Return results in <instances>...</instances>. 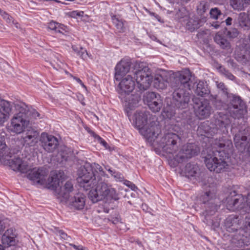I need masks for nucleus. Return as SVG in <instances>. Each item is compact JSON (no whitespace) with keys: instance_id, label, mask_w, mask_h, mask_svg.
I'll list each match as a JSON object with an SVG mask.
<instances>
[{"instance_id":"nucleus-1","label":"nucleus","mask_w":250,"mask_h":250,"mask_svg":"<svg viewBox=\"0 0 250 250\" xmlns=\"http://www.w3.org/2000/svg\"><path fill=\"white\" fill-rule=\"evenodd\" d=\"M77 180L81 187L84 190H90L88 196L93 203L106 199H119L118 194L111 186L103 180L105 173L99 164L85 163L78 171Z\"/></svg>"},{"instance_id":"nucleus-2","label":"nucleus","mask_w":250,"mask_h":250,"mask_svg":"<svg viewBox=\"0 0 250 250\" xmlns=\"http://www.w3.org/2000/svg\"><path fill=\"white\" fill-rule=\"evenodd\" d=\"M213 147L216 149L217 154L208 155L205 158V163L210 171L221 173L227 171L229 168L228 162L229 155L231 152L232 143L231 140L226 138L215 140L213 144Z\"/></svg>"},{"instance_id":"nucleus-3","label":"nucleus","mask_w":250,"mask_h":250,"mask_svg":"<svg viewBox=\"0 0 250 250\" xmlns=\"http://www.w3.org/2000/svg\"><path fill=\"white\" fill-rule=\"evenodd\" d=\"M137 87L140 91L147 89L152 82L153 76L151 69L144 62L136 63L132 68Z\"/></svg>"},{"instance_id":"nucleus-4","label":"nucleus","mask_w":250,"mask_h":250,"mask_svg":"<svg viewBox=\"0 0 250 250\" xmlns=\"http://www.w3.org/2000/svg\"><path fill=\"white\" fill-rule=\"evenodd\" d=\"M181 138L169 128L165 129L159 142V146L167 153L173 154L177 152L181 144Z\"/></svg>"},{"instance_id":"nucleus-5","label":"nucleus","mask_w":250,"mask_h":250,"mask_svg":"<svg viewBox=\"0 0 250 250\" xmlns=\"http://www.w3.org/2000/svg\"><path fill=\"white\" fill-rule=\"evenodd\" d=\"M190 78L191 73L188 69H185L172 75L168 74V85L174 91L184 88L190 89Z\"/></svg>"},{"instance_id":"nucleus-6","label":"nucleus","mask_w":250,"mask_h":250,"mask_svg":"<svg viewBox=\"0 0 250 250\" xmlns=\"http://www.w3.org/2000/svg\"><path fill=\"white\" fill-rule=\"evenodd\" d=\"M139 130L141 134L146 138L148 142L152 143L161 131L157 117H153L151 121L147 123Z\"/></svg>"},{"instance_id":"nucleus-7","label":"nucleus","mask_w":250,"mask_h":250,"mask_svg":"<svg viewBox=\"0 0 250 250\" xmlns=\"http://www.w3.org/2000/svg\"><path fill=\"white\" fill-rule=\"evenodd\" d=\"M240 220L238 217L235 215H230L226 218L225 221V226L226 229L229 232H234L237 230L239 231V233L242 235L241 239L243 241H245V243L246 245L250 242V234L244 235L243 232L244 230L240 228Z\"/></svg>"},{"instance_id":"nucleus-8","label":"nucleus","mask_w":250,"mask_h":250,"mask_svg":"<svg viewBox=\"0 0 250 250\" xmlns=\"http://www.w3.org/2000/svg\"><path fill=\"white\" fill-rule=\"evenodd\" d=\"M199 151V148L195 144L189 143L184 145L174 156V159L176 163L173 165L176 166L178 163H182L188 159L197 155Z\"/></svg>"},{"instance_id":"nucleus-9","label":"nucleus","mask_w":250,"mask_h":250,"mask_svg":"<svg viewBox=\"0 0 250 250\" xmlns=\"http://www.w3.org/2000/svg\"><path fill=\"white\" fill-rule=\"evenodd\" d=\"M228 109L230 115L234 118H241L246 114V105L238 96H233Z\"/></svg>"},{"instance_id":"nucleus-10","label":"nucleus","mask_w":250,"mask_h":250,"mask_svg":"<svg viewBox=\"0 0 250 250\" xmlns=\"http://www.w3.org/2000/svg\"><path fill=\"white\" fill-rule=\"evenodd\" d=\"M29 124V121L27 119L13 116L7 126V129L11 133L20 134L27 128Z\"/></svg>"},{"instance_id":"nucleus-11","label":"nucleus","mask_w":250,"mask_h":250,"mask_svg":"<svg viewBox=\"0 0 250 250\" xmlns=\"http://www.w3.org/2000/svg\"><path fill=\"white\" fill-rule=\"evenodd\" d=\"M246 201L242 194H237L233 192L226 198V206L228 209L235 211L244 208Z\"/></svg>"},{"instance_id":"nucleus-12","label":"nucleus","mask_w":250,"mask_h":250,"mask_svg":"<svg viewBox=\"0 0 250 250\" xmlns=\"http://www.w3.org/2000/svg\"><path fill=\"white\" fill-rule=\"evenodd\" d=\"M172 100L176 108L183 109L188 107L190 96L184 89H177L173 92Z\"/></svg>"},{"instance_id":"nucleus-13","label":"nucleus","mask_w":250,"mask_h":250,"mask_svg":"<svg viewBox=\"0 0 250 250\" xmlns=\"http://www.w3.org/2000/svg\"><path fill=\"white\" fill-rule=\"evenodd\" d=\"M21 137V142L26 146H35L38 141L39 133L32 127L27 128L23 132Z\"/></svg>"},{"instance_id":"nucleus-14","label":"nucleus","mask_w":250,"mask_h":250,"mask_svg":"<svg viewBox=\"0 0 250 250\" xmlns=\"http://www.w3.org/2000/svg\"><path fill=\"white\" fill-rule=\"evenodd\" d=\"M135 85V81L131 75H128L123 78L118 85L119 98L123 99V96L130 94L134 89Z\"/></svg>"},{"instance_id":"nucleus-15","label":"nucleus","mask_w":250,"mask_h":250,"mask_svg":"<svg viewBox=\"0 0 250 250\" xmlns=\"http://www.w3.org/2000/svg\"><path fill=\"white\" fill-rule=\"evenodd\" d=\"M42 146L48 152H53L57 147L59 142L56 137L46 133H42L40 138Z\"/></svg>"},{"instance_id":"nucleus-16","label":"nucleus","mask_w":250,"mask_h":250,"mask_svg":"<svg viewBox=\"0 0 250 250\" xmlns=\"http://www.w3.org/2000/svg\"><path fill=\"white\" fill-rule=\"evenodd\" d=\"M234 142L237 148L245 149L250 144V128L239 131L234 137Z\"/></svg>"},{"instance_id":"nucleus-17","label":"nucleus","mask_w":250,"mask_h":250,"mask_svg":"<svg viewBox=\"0 0 250 250\" xmlns=\"http://www.w3.org/2000/svg\"><path fill=\"white\" fill-rule=\"evenodd\" d=\"M7 154H9V155L12 156L10 157L11 159H7V157L6 159L8 160L9 166L13 170L20 171L21 173L28 172L29 169V166L26 162L22 160L19 157L13 156V157L11 152H7Z\"/></svg>"},{"instance_id":"nucleus-18","label":"nucleus","mask_w":250,"mask_h":250,"mask_svg":"<svg viewBox=\"0 0 250 250\" xmlns=\"http://www.w3.org/2000/svg\"><path fill=\"white\" fill-rule=\"evenodd\" d=\"M154 117L156 116L146 110H138L134 115L135 125L139 130L151 121Z\"/></svg>"},{"instance_id":"nucleus-19","label":"nucleus","mask_w":250,"mask_h":250,"mask_svg":"<svg viewBox=\"0 0 250 250\" xmlns=\"http://www.w3.org/2000/svg\"><path fill=\"white\" fill-rule=\"evenodd\" d=\"M215 191L209 190L206 191L200 197V200L204 204L207 203L206 210L207 214L211 215L214 213L218 209V206L215 205L213 202V198L215 196Z\"/></svg>"},{"instance_id":"nucleus-20","label":"nucleus","mask_w":250,"mask_h":250,"mask_svg":"<svg viewBox=\"0 0 250 250\" xmlns=\"http://www.w3.org/2000/svg\"><path fill=\"white\" fill-rule=\"evenodd\" d=\"M28 172L29 173L27 175V178L32 181L34 184L41 185L45 184V178L47 175L45 170L36 167L31 169L29 167Z\"/></svg>"},{"instance_id":"nucleus-21","label":"nucleus","mask_w":250,"mask_h":250,"mask_svg":"<svg viewBox=\"0 0 250 250\" xmlns=\"http://www.w3.org/2000/svg\"><path fill=\"white\" fill-rule=\"evenodd\" d=\"M196 116L200 119H204L209 116L212 111V108L209 101L204 100L194 107Z\"/></svg>"},{"instance_id":"nucleus-22","label":"nucleus","mask_w":250,"mask_h":250,"mask_svg":"<svg viewBox=\"0 0 250 250\" xmlns=\"http://www.w3.org/2000/svg\"><path fill=\"white\" fill-rule=\"evenodd\" d=\"M123 98L121 99L124 103L127 116L129 117V110L138 106L139 102L141 100V97L138 94H127L125 96H123Z\"/></svg>"},{"instance_id":"nucleus-23","label":"nucleus","mask_w":250,"mask_h":250,"mask_svg":"<svg viewBox=\"0 0 250 250\" xmlns=\"http://www.w3.org/2000/svg\"><path fill=\"white\" fill-rule=\"evenodd\" d=\"M153 86L158 89H165L168 85V73L162 71L153 76Z\"/></svg>"},{"instance_id":"nucleus-24","label":"nucleus","mask_w":250,"mask_h":250,"mask_svg":"<svg viewBox=\"0 0 250 250\" xmlns=\"http://www.w3.org/2000/svg\"><path fill=\"white\" fill-rule=\"evenodd\" d=\"M131 66V62L127 59H122L115 67V78L120 81L121 78L129 72Z\"/></svg>"},{"instance_id":"nucleus-25","label":"nucleus","mask_w":250,"mask_h":250,"mask_svg":"<svg viewBox=\"0 0 250 250\" xmlns=\"http://www.w3.org/2000/svg\"><path fill=\"white\" fill-rule=\"evenodd\" d=\"M197 131L201 135L206 136L208 138L218 133V129L215 125L210 123L208 121L202 123L199 126Z\"/></svg>"},{"instance_id":"nucleus-26","label":"nucleus","mask_w":250,"mask_h":250,"mask_svg":"<svg viewBox=\"0 0 250 250\" xmlns=\"http://www.w3.org/2000/svg\"><path fill=\"white\" fill-rule=\"evenodd\" d=\"M11 110L10 103L0 98V125H3L9 118Z\"/></svg>"},{"instance_id":"nucleus-27","label":"nucleus","mask_w":250,"mask_h":250,"mask_svg":"<svg viewBox=\"0 0 250 250\" xmlns=\"http://www.w3.org/2000/svg\"><path fill=\"white\" fill-rule=\"evenodd\" d=\"M17 234L15 230L9 229L6 230L1 237V241L3 245L7 246H15L18 242Z\"/></svg>"},{"instance_id":"nucleus-28","label":"nucleus","mask_w":250,"mask_h":250,"mask_svg":"<svg viewBox=\"0 0 250 250\" xmlns=\"http://www.w3.org/2000/svg\"><path fill=\"white\" fill-rule=\"evenodd\" d=\"M234 58L238 62L243 65H250V51L248 49L236 48Z\"/></svg>"},{"instance_id":"nucleus-29","label":"nucleus","mask_w":250,"mask_h":250,"mask_svg":"<svg viewBox=\"0 0 250 250\" xmlns=\"http://www.w3.org/2000/svg\"><path fill=\"white\" fill-rule=\"evenodd\" d=\"M86 196L82 193H76L70 199V205L75 209L81 210L83 208L85 205Z\"/></svg>"},{"instance_id":"nucleus-30","label":"nucleus","mask_w":250,"mask_h":250,"mask_svg":"<svg viewBox=\"0 0 250 250\" xmlns=\"http://www.w3.org/2000/svg\"><path fill=\"white\" fill-rule=\"evenodd\" d=\"M73 189V185L71 181H67L63 184V182L61 181V184L59 189L57 190L58 198L62 197L64 199H67L70 192Z\"/></svg>"},{"instance_id":"nucleus-31","label":"nucleus","mask_w":250,"mask_h":250,"mask_svg":"<svg viewBox=\"0 0 250 250\" xmlns=\"http://www.w3.org/2000/svg\"><path fill=\"white\" fill-rule=\"evenodd\" d=\"M184 172L185 176L188 178L196 177L199 175L200 169L197 164L189 163L186 165Z\"/></svg>"},{"instance_id":"nucleus-32","label":"nucleus","mask_w":250,"mask_h":250,"mask_svg":"<svg viewBox=\"0 0 250 250\" xmlns=\"http://www.w3.org/2000/svg\"><path fill=\"white\" fill-rule=\"evenodd\" d=\"M15 108L17 113L14 116L22 117L27 119L29 109L25 104L23 103H17L15 104Z\"/></svg>"},{"instance_id":"nucleus-33","label":"nucleus","mask_w":250,"mask_h":250,"mask_svg":"<svg viewBox=\"0 0 250 250\" xmlns=\"http://www.w3.org/2000/svg\"><path fill=\"white\" fill-rule=\"evenodd\" d=\"M239 26L244 30L250 29V18L246 13H241L238 17Z\"/></svg>"},{"instance_id":"nucleus-34","label":"nucleus","mask_w":250,"mask_h":250,"mask_svg":"<svg viewBox=\"0 0 250 250\" xmlns=\"http://www.w3.org/2000/svg\"><path fill=\"white\" fill-rule=\"evenodd\" d=\"M214 42L223 49H229L231 47L230 42L221 34L217 33L214 37Z\"/></svg>"},{"instance_id":"nucleus-35","label":"nucleus","mask_w":250,"mask_h":250,"mask_svg":"<svg viewBox=\"0 0 250 250\" xmlns=\"http://www.w3.org/2000/svg\"><path fill=\"white\" fill-rule=\"evenodd\" d=\"M48 181V188L54 190L57 194V190L59 189L61 184V182L60 181L59 178V175L57 174L53 175L49 178Z\"/></svg>"},{"instance_id":"nucleus-36","label":"nucleus","mask_w":250,"mask_h":250,"mask_svg":"<svg viewBox=\"0 0 250 250\" xmlns=\"http://www.w3.org/2000/svg\"><path fill=\"white\" fill-rule=\"evenodd\" d=\"M230 4L234 10H242L250 4V0H230Z\"/></svg>"},{"instance_id":"nucleus-37","label":"nucleus","mask_w":250,"mask_h":250,"mask_svg":"<svg viewBox=\"0 0 250 250\" xmlns=\"http://www.w3.org/2000/svg\"><path fill=\"white\" fill-rule=\"evenodd\" d=\"M195 92L197 95L201 97H205L210 92L206 83L202 81H200L197 83Z\"/></svg>"},{"instance_id":"nucleus-38","label":"nucleus","mask_w":250,"mask_h":250,"mask_svg":"<svg viewBox=\"0 0 250 250\" xmlns=\"http://www.w3.org/2000/svg\"><path fill=\"white\" fill-rule=\"evenodd\" d=\"M5 139L4 134L0 133V157L3 159H6L7 157H11V155L7 154V147L5 144Z\"/></svg>"},{"instance_id":"nucleus-39","label":"nucleus","mask_w":250,"mask_h":250,"mask_svg":"<svg viewBox=\"0 0 250 250\" xmlns=\"http://www.w3.org/2000/svg\"><path fill=\"white\" fill-rule=\"evenodd\" d=\"M158 100L151 102V103L148 104V107L153 112H159L163 106V100L161 97H158Z\"/></svg>"},{"instance_id":"nucleus-40","label":"nucleus","mask_w":250,"mask_h":250,"mask_svg":"<svg viewBox=\"0 0 250 250\" xmlns=\"http://www.w3.org/2000/svg\"><path fill=\"white\" fill-rule=\"evenodd\" d=\"M201 22L198 18L190 19L187 23V28L191 32L194 31L200 27Z\"/></svg>"},{"instance_id":"nucleus-41","label":"nucleus","mask_w":250,"mask_h":250,"mask_svg":"<svg viewBox=\"0 0 250 250\" xmlns=\"http://www.w3.org/2000/svg\"><path fill=\"white\" fill-rule=\"evenodd\" d=\"M230 124V121L229 119L226 116H225L222 117L220 119H218L216 122V126L218 125L219 127L221 129L225 128L227 129Z\"/></svg>"},{"instance_id":"nucleus-42","label":"nucleus","mask_w":250,"mask_h":250,"mask_svg":"<svg viewBox=\"0 0 250 250\" xmlns=\"http://www.w3.org/2000/svg\"><path fill=\"white\" fill-rule=\"evenodd\" d=\"M112 22L116 26V28L120 32H124V25L123 21L122 20H120L116 16H113L111 17Z\"/></svg>"},{"instance_id":"nucleus-43","label":"nucleus","mask_w":250,"mask_h":250,"mask_svg":"<svg viewBox=\"0 0 250 250\" xmlns=\"http://www.w3.org/2000/svg\"><path fill=\"white\" fill-rule=\"evenodd\" d=\"M71 153L69 149L66 147H63L59 152L58 156L62 158V161H67Z\"/></svg>"},{"instance_id":"nucleus-44","label":"nucleus","mask_w":250,"mask_h":250,"mask_svg":"<svg viewBox=\"0 0 250 250\" xmlns=\"http://www.w3.org/2000/svg\"><path fill=\"white\" fill-rule=\"evenodd\" d=\"M48 28L55 32L61 33L62 30H63V25L61 24L52 21L48 23Z\"/></svg>"},{"instance_id":"nucleus-45","label":"nucleus","mask_w":250,"mask_h":250,"mask_svg":"<svg viewBox=\"0 0 250 250\" xmlns=\"http://www.w3.org/2000/svg\"><path fill=\"white\" fill-rule=\"evenodd\" d=\"M226 35L230 39H234L238 37L239 32L235 28H226Z\"/></svg>"},{"instance_id":"nucleus-46","label":"nucleus","mask_w":250,"mask_h":250,"mask_svg":"<svg viewBox=\"0 0 250 250\" xmlns=\"http://www.w3.org/2000/svg\"><path fill=\"white\" fill-rule=\"evenodd\" d=\"M158 97H161L159 94H157L155 92H147L145 96V100L147 102V105L148 104L151 103V102L155 101V100H158Z\"/></svg>"},{"instance_id":"nucleus-47","label":"nucleus","mask_w":250,"mask_h":250,"mask_svg":"<svg viewBox=\"0 0 250 250\" xmlns=\"http://www.w3.org/2000/svg\"><path fill=\"white\" fill-rule=\"evenodd\" d=\"M72 48L75 52L80 55L82 59H85L86 58L88 54L86 51L83 50L82 47H79L76 45H72Z\"/></svg>"},{"instance_id":"nucleus-48","label":"nucleus","mask_w":250,"mask_h":250,"mask_svg":"<svg viewBox=\"0 0 250 250\" xmlns=\"http://www.w3.org/2000/svg\"><path fill=\"white\" fill-rule=\"evenodd\" d=\"M106 219L108 222H111L113 224H117L118 223L123 224V223L120 222V217L117 212H115L114 213L111 214L109 217Z\"/></svg>"},{"instance_id":"nucleus-49","label":"nucleus","mask_w":250,"mask_h":250,"mask_svg":"<svg viewBox=\"0 0 250 250\" xmlns=\"http://www.w3.org/2000/svg\"><path fill=\"white\" fill-rule=\"evenodd\" d=\"M220 71L221 74L224 75L228 79L231 81H234L235 80V77L230 72L226 70L225 68L220 67Z\"/></svg>"},{"instance_id":"nucleus-50","label":"nucleus","mask_w":250,"mask_h":250,"mask_svg":"<svg viewBox=\"0 0 250 250\" xmlns=\"http://www.w3.org/2000/svg\"><path fill=\"white\" fill-rule=\"evenodd\" d=\"M216 85L218 89H219L222 92V93H223L227 97L229 96L228 89L223 83H218V82H216Z\"/></svg>"},{"instance_id":"nucleus-51","label":"nucleus","mask_w":250,"mask_h":250,"mask_svg":"<svg viewBox=\"0 0 250 250\" xmlns=\"http://www.w3.org/2000/svg\"><path fill=\"white\" fill-rule=\"evenodd\" d=\"M210 17L214 19H217L218 16L221 15V11L217 8H211L209 11Z\"/></svg>"},{"instance_id":"nucleus-52","label":"nucleus","mask_w":250,"mask_h":250,"mask_svg":"<svg viewBox=\"0 0 250 250\" xmlns=\"http://www.w3.org/2000/svg\"><path fill=\"white\" fill-rule=\"evenodd\" d=\"M187 14V11L185 8H181L176 12L175 15L176 18L177 19H181L184 18Z\"/></svg>"},{"instance_id":"nucleus-53","label":"nucleus","mask_w":250,"mask_h":250,"mask_svg":"<svg viewBox=\"0 0 250 250\" xmlns=\"http://www.w3.org/2000/svg\"><path fill=\"white\" fill-rule=\"evenodd\" d=\"M56 230V233L57 235H59L62 239L67 240L69 238V236L67 234L64 232L62 230L58 229L55 228Z\"/></svg>"},{"instance_id":"nucleus-54","label":"nucleus","mask_w":250,"mask_h":250,"mask_svg":"<svg viewBox=\"0 0 250 250\" xmlns=\"http://www.w3.org/2000/svg\"><path fill=\"white\" fill-rule=\"evenodd\" d=\"M125 185L130 188L132 190L135 191L137 189V187L130 181H126L125 183Z\"/></svg>"},{"instance_id":"nucleus-55","label":"nucleus","mask_w":250,"mask_h":250,"mask_svg":"<svg viewBox=\"0 0 250 250\" xmlns=\"http://www.w3.org/2000/svg\"><path fill=\"white\" fill-rule=\"evenodd\" d=\"M209 10L208 4L207 3H205L202 5V8L200 10L201 13L203 14L206 13Z\"/></svg>"},{"instance_id":"nucleus-56","label":"nucleus","mask_w":250,"mask_h":250,"mask_svg":"<svg viewBox=\"0 0 250 250\" xmlns=\"http://www.w3.org/2000/svg\"><path fill=\"white\" fill-rule=\"evenodd\" d=\"M107 170L110 173L111 175L115 178H119L120 179H122L123 178V177L121 176V174L120 173H116L115 171L112 170L110 168L108 169Z\"/></svg>"},{"instance_id":"nucleus-57","label":"nucleus","mask_w":250,"mask_h":250,"mask_svg":"<svg viewBox=\"0 0 250 250\" xmlns=\"http://www.w3.org/2000/svg\"><path fill=\"white\" fill-rule=\"evenodd\" d=\"M245 227L250 230V213H248L246 216Z\"/></svg>"},{"instance_id":"nucleus-58","label":"nucleus","mask_w":250,"mask_h":250,"mask_svg":"<svg viewBox=\"0 0 250 250\" xmlns=\"http://www.w3.org/2000/svg\"><path fill=\"white\" fill-rule=\"evenodd\" d=\"M214 104L218 109H222L223 108V103L220 100H216Z\"/></svg>"},{"instance_id":"nucleus-59","label":"nucleus","mask_w":250,"mask_h":250,"mask_svg":"<svg viewBox=\"0 0 250 250\" xmlns=\"http://www.w3.org/2000/svg\"><path fill=\"white\" fill-rule=\"evenodd\" d=\"M69 75L70 77H72L74 80H75L78 83H79L83 88L85 89H86V87L85 85L83 84V83L82 82V81L80 80V79L76 77L75 76H73L71 74H69Z\"/></svg>"},{"instance_id":"nucleus-60","label":"nucleus","mask_w":250,"mask_h":250,"mask_svg":"<svg viewBox=\"0 0 250 250\" xmlns=\"http://www.w3.org/2000/svg\"><path fill=\"white\" fill-rule=\"evenodd\" d=\"M3 18L6 20V21L8 22L11 21V17H10L7 13L5 12H3L2 14H1Z\"/></svg>"},{"instance_id":"nucleus-61","label":"nucleus","mask_w":250,"mask_h":250,"mask_svg":"<svg viewBox=\"0 0 250 250\" xmlns=\"http://www.w3.org/2000/svg\"><path fill=\"white\" fill-rule=\"evenodd\" d=\"M71 246L76 250H88L87 248L83 247L82 246H76L75 245H71Z\"/></svg>"},{"instance_id":"nucleus-62","label":"nucleus","mask_w":250,"mask_h":250,"mask_svg":"<svg viewBox=\"0 0 250 250\" xmlns=\"http://www.w3.org/2000/svg\"><path fill=\"white\" fill-rule=\"evenodd\" d=\"M91 133L94 137V138L99 141V143L103 140V139L100 136L95 134L94 132L91 131Z\"/></svg>"},{"instance_id":"nucleus-63","label":"nucleus","mask_w":250,"mask_h":250,"mask_svg":"<svg viewBox=\"0 0 250 250\" xmlns=\"http://www.w3.org/2000/svg\"><path fill=\"white\" fill-rule=\"evenodd\" d=\"M32 116L33 117L36 118L39 117L40 114L35 110H33L32 111Z\"/></svg>"},{"instance_id":"nucleus-64","label":"nucleus","mask_w":250,"mask_h":250,"mask_svg":"<svg viewBox=\"0 0 250 250\" xmlns=\"http://www.w3.org/2000/svg\"><path fill=\"white\" fill-rule=\"evenodd\" d=\"M246 202H247V205L249 207V208H250V194H249L247 196Z\"/></svg>"}]
</instances>
